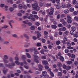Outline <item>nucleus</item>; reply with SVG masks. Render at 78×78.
I'll list each match as a JSON object with an SVG mask.
<instances>
[{
	"label": "nucleus",
	"instance_id": "24",
	"mask_svg": "<svg viewBox=\"0 0 78 78\" xmlns=\"http://www.w3.org/2000/svg\"><path fill=\"white\" fill-rule=\"evenodd\" d=\"M69 10L68 9L65 10L64 11V12L65 14H67L69 12Z\"/></svg>",
	"mask_w": 78,
	"mask_h": 78
},
{
	"label": "nucleus",
	"instance_id": "18",
	"mask_svg": "<svg viewBox=\"0 0 78 78\" xmlns=\"http://www.w3.org/2000/svg\"><path fill=\"white\" fill-rule=\"evenodd\" d=\"M67 22L68 23H72V19H68L67 20Z\"/></svg>",
	"mask_w": 78,
	"mask_h": 78
},
{
	"label": "nucleus",
	"instance_id": "57",
	"mask_svg": "<svg viewBox=\"0 0 78 78\" xmlns=\"http://www.w3.org/2000/svg\"><path fill=\"white\" fill-rule=\"evenodd\" d=\"M60 17L61 15H60V14H58L57 16V18L58 19H60Z\"/></svg>",
	"mask_w": 78,
	"mask_h": 78
},
{
	"label": "nucleus",
	"instance_id": "63",
	"mask_svg": "<svg viewBox=\"0 0 78 78\" xmlns=\"http://www.w3.org/2000/svg\"><path fill=\"white\" fill-rule=\"evenodd\" d=\"M24 67L26 69H28V68H29V66H24Z\"/></svg>",
	"mask_w": 78,
	"mask_h": 78
},
{
	"label": "nucleus",
	"instance_id": "40",
	"mask_svg": "<svg viewBox=\"0 0 78 78\" xmlns=\"http://www.w3.org/2000/svg\"><path fill=\"white\" fill-rule=\"evenodd\" d=\"M66 15L64 14H62L61 16V17L62 18H63V17H66Z\"/></svg>",
	"mask_w": 78,
	"mask_h": 78
},
{
	"label": "nucleus",
	"instance_id": "30",
	"mask_svg": "<svg viewBox=\"0 0 78 78\" xmlns=\"http://www.w3.org/2000/svg\"><path fill=\"white\" fill-rule=\"evenodd\" d=\"M71 69V66H68L66 67V70H69Z\"/></svg>",
	"mask_w": 78,
	"mask_h": 78
},
{
	"label": "nucleus",
	"instance_id": "39",
	"mask_svg": "<svg viewBox=\"0 0 78 78\" xmlns=\"http://www.w3.org/2000/svg\"><path fill=\"white\" fill-rule=\"evenodd\" d=\"M40 78H46V77L44 75H41L40 76Z\"/></svg>",
	"mask_w": 78,
	"mask_h": 78
},
{
	"label": "nucleus",
	"instance_id": "51",
	"mask_svg": "<svg viewBox=\"0 0 78 78\" xmlns=\"http://www.w3.org/2000/svg\"><path fill=\"white\" fill-rule=\"evenodd\" d=\"M62 23L64 26H65V25H67V22H66V21H63Z\"/></svg>",
	"mask_w": 78,
	"mask_h": 78
},
{
	"label": "nucleus",
	"instance_id": "54",
	"mask_svg": "<svg viewBox=\"0 0 78 78\" xmlns=\"http://www.w3.org/2000/svg\"><path fill=\"white\" fill-rule=\"evenodd\" d=\"M7 71H8V69H5V70H3V72L4 74H5V73L7 72Z\"/></svg>",
	"mask_w": 78,
	"mask_h": 78
},
{
	"label": "nucleus",
	"instance_id": "2",
	"mask_svg": "<svg viewBox=\"0 0 78 78\" xmlns=\"http://www.w3.org/2000/svg\"><path fill=\"white\" fill-rule=\"evenodd\" d=\"M32 7L34 8L32 9L33 11H39V6L37 3L33 4H32Z\"/></svg>",
	"mask_w": 78,
	"mask_h": 78
},
{
	"label": "nucleus",
	"instance_id": "55",
	"mask_svg": "<svg viewBox=\"0 0 78 78\" xmlns=\"http://www.w3.org/2000/svg\"><path fill=\"white\" fill-rule=\"evenodd\" d=\"M53 24L54 25H56H56H58V23H57V22L56 21H54Z\"/></svg>",
	"mask_w": 78,
	"mask_h": 78
},
{
	"label": "nucleus",
	"instance_id": "11",
	"mask_svg": "<svg viewBox=\"0 0 78 78\" xmlns=\"http://www.w3.org/2000/svg\"><path fill=\"white\" fill-rule=\"evenodd\" d=\"M59 59L62 62L64 61V57L62 56H60L59 58Z\"/></svg>",
	"mask_w": 78,
	"mask_h": 78
},
{
	"label": "nucleus",
	"instance_id": "60",
	"mask_svg": "<svg viewBox=\"0 0 78 78\" xmlns=\"http://www.w3.org/2000/svg\"><path fill=\"white\" fill-rule=\"evenodd\" d=\"M43 4L41 2H40L39 6L41 7H42L43 6Z\"/></svg>",
	"mask_w": 78,
	"mask_h": 78
},
{
	"label": "nucleus",
	"instance_id": "33",
	"mask_svg": "<svg viewBox=\"0 0 78 78\" xmlns=\"http://www.w3.org/2000/svg\"><path fill=\"white\" fill-rule=\"evenodd\" d=\"M59 14V12L56 11L55 12V15H56V16H58V14Z\"/></svg>",
	"mask_w": 78,
	"mask_h": 78
},
{
	"label": "nucleus",
	"instance_id": "59",
	"mask_svg": "<svg viewBox=\"0 0 78 78\" xmlns=\"http://www.w3.org/2000/svg\"><path fill=\"white\" fill-rule=\"evenodd\" d=\"M74 19L75 20H76L77 21H78V17L77 16H75L74 18Z\"/></svg>",
	"mask_w": 78,
	"mask_h": 78
},
{
	"label": "nucleus",
	"instance_id": "10",
	"mask_svg": "<svg viewBox=\"0 0 78 78\" xmlns=\"http://www.w3.org/2000/svg\"><path fill=\"white\" fill-rule=\"evenodd\" d=\"M66 28L65 27H63L62 28H60L59 29V30L61 31H66Z\"/></svg>",
	"mask_w": 78,
	"mask_h": 78
},
{
	"label": "nucleus",
	"instance_id": "42",
	"mask_svg": "<svg viewBox=\"0 0 78 78\" xmlns=\"http://www.w3.org/2000/svg\"><path fill=\"white\" fill-rule=\"evenodd\" d=\"M48 48L50 49H51V48H53V46H52L51 44H49L48 45Z\"/></svg>",
	"mask_w": 78,
	"mask_h": 78
},
{
	"label": "nucleus",
	"instance_id": "62",
	"mask_svg": "<svg viewBox=\"0 0 78 78\" xmlns=\"http://www.w3.org/2000/svg\"><path fill=\"white\" fill-rule=\"evenodd\" d=\"M73 37H76L77 38V37H78V35L77 34H74L73 35Z\"/></svg>",
	"mask_w": 78,
	"mask_h": 78
},
{
	"label": "nucleus",
	"instance_id": "14",
	"mask_svg": "<svg viewBox=\"0 0 78 78\" xmlns=\"http://www.w3.org/2000/svg\"><path fill=\"white\" fill-rule=\"evenodd\" d=\"M35 33L36 34H37V38H39V31H35Z\"/></svg>",
	"mask_w": 78,
	"mask_h": 78
},
{
	"label": "nucleus",
	"instance_id": "8",
	"mask_svg": "<svg viewBox=\"0 0 78 78\" xmlns=\"http://www.w3.org/2000/svg\"><path fill=\"white\" fill-rule=\"evenodd\" d=\"M42 63L44 65H47L48 64V62L46 60H43L42 61Z\"/></svg>",
	"mask_w": 78,
	"mask_h": 78
},
{
	"label": "nucleus",
	"instance_id": "61",
	"mask_svg": "<svg viewBox=\"0 0 78 78\" xmlns=\"http://www.w3.org/2000/svg\"><path fill=\"white\" fill-rule=\"evenodd\" d=\"M55 2L56 3H58L59 5L60 0H55Z\"/></svg>",
	"mask_w": 78,
	"mask_h": 78
},
{
	"label": "nucleus",
	"instance_id": "5",
	"mask_svg": "<svg viewBox=\"0 0 78 78\" xmlns=\"http://www.w3.org/2000/svg\"><path fill=\"white\" fill-rule=\"evenodd\" d=\"M23 23L25 24H27V25H28L29 26H31V25H32V23H31L29 22L28 20L23 21Z\"/></svg>",
	"mask_w": 78,
	"mask_h": 78
},
{
	"label": "nucleus",
	"instance_id": "52",
	"mask_svg": "<svg viewBox=\"0 0 78 78\" xmlns=\"http://www.w3.org/2000/svg\"><path fill=\"white\" fill-rule=\"evenodd\" d=\"M63 68L64 69H67V66L66 65H63Z\"/></svg>",
	"mask_w": 78,
	"mask_h": 78
},
{
	"label": "nucleus",
	"instance_id": "25",
	"mask_svg": "<svg viewBox=\"0 0 78 78\" xmlns=\"http://www.w3.org/2000/svg\"><path fill=\"white\" fill-rule=\"evenodd\" d=\"M23 36L27 39H29V37L27 36V35L26 34H23Z\"/></svg>",
	"mask_w": 78,
	"mask_h": 78
},
{
	"label": "nucleus",
	"instance_id": "1",
	"mask_svg": "<svg viewBox=\"0 0 78 78\" xmlns=\"http://www.w3.org/2000/svg\"><path fill=\"white\" fill-rule=\"evenodd\" d=\"M9 60L10 62H12V63H9L8 65H5L6 67H9V68H10V69L12 68V66H15V63H12L13 61V60H12V58H10L9 59Z\"/></svg>",
	"mask_w": 78,
	"mask_h": 78
},
{
	"label": "nucleus",
	"instance_id": "21",
	"mask_svg": "<svg viewBox=\"0 0 78 78\" xmlns=\"http://www.w3.org/2000/svg\"><path fill=\"white\" fill-rule=\"evenodd\" d=\"M49 16H52L53 14V12L50 11L48 13Z\"/></svg>",
	"mask_w": 78,
	"mask_h": 78
},
{
	"label": "nucleus",
	"instance_id": "53",
	"mask_svg": "<svg viewBox=\"0 0 78 78\" xmlns=\"http://www.w3.org/2000/svg\"><path fill=\"white\" fill-rule=\"evenodd\" d=\"M20 12L23 14H24V13H25V11L24 10H21L20 11Z\"/></svg>",
	"mask_w": 78,
	"mask_h": 78
},
{
	"label": "nucleus",
	"instance_id": "19",
	"mask_svg": "<svg viewBox=\"0 0 78 78\" xmlns=\"http://www.w3.org/2000/svg\"><path fill=\"white\" fill-rule=\"evenodd\" d=\"M49 73L51 76H52V77H54V76H55L54 74L53 73V72H52L50 71L49 72Z\"/></svg>",
	"mask_w": 78,
	"mask_h": 78
},
{
	"label": "nucleus",
	"instance_id": "26",
	"mask_svg": "<svg viewBox=\"0 0 78 78\" xmlns=\"http://www.w3.org/2000/svg\"><path fill=\"white\" fill-rule=\"evenodd\" d=\"M7 2H8V3H9V2H10V4H12L13 3H14V2L12 0H7Z\"/></svg>",
	"mask_w": 78,
	"mask_h": 78
},
{
	"label": "nucleus",
	"instance_id": "27",
	"mask_svg": "<svg viewBox=\"0 0 78 78\" xmlns=\"http://www.w3.org/2000/svg\"><path fill=\"white\" fill-rule=\"evenodd\" d=\"M72 63L73 62L71 61H69L66 62L67 64H69V65L72 64Z\"/></svg>",
	"mask_w": 78,
	"mask_h": 78
},
{
	"label": "nucleus",
	"instance_id": "17",
	"mask_svg": "<svg viewBox=\"0 0 78 78\" xmlns=\"http://www.w3.org/2000/svg\"><path fill=\"white\" fill-rule=\"evenodd\" d=\"M47 72L45 71H43L42 72V74L43 75H44L45 76H46V75H47Z\"/></svg>",
	"mask_w": 78,
	"mask_h": 78
},
{
	"label": "nucleus",
	"instance_id": "12",
	"mask_svg": "<svg viewBox=\"0 0 78 78\" xmlns=\"http://www.w3.org/2000/svg\"><path fill=\"white\" fill-rule=\"evenodd\" d=\"M51 28L52 29H56L57 26L55 25H52L51 26Z\"/></svg>",
	"mask_w": 78,
	"mask_h": 78
},
{
	"label": "nucleus",
	"instance_id": "45",
	"mask_svg": "<svg viewBox=\"0 0 78 78\" xmlns=\"http://www.w3.org/2000/svg\"><path fill=\"white\" fill-rule=\"evenodd\" d=\"M26 2L27 3H30L31 2H32V0H26Z\"/></svg>",
	"mask_w": 78,
	"mask_h": 78
},
{
	"label": "nucleus",
	"instance_id": "41",
	"mask_svg": "<svg viewBox=\"0 0 78 78\" xmlns=\"http://www.w3.org/2000/svg\"><path fill=\"white\" fill-rule=\"evenodd\" d=\"M58 74L59 76H62V73L60 72H58Z\"/></svg>",
	"mask_w": 78,
	"mask_h": 78
},
{
	"label": "nucleus",
	"instance_id": "28",
	"mask_svg": "<svg viewBox=\"0 0 78 78\" xmlns=\"http://www.w3.org/2000/svg\"><path fill=\"white\" fill-rule=\"evenodd\" d=\"M71 29L73 31H75L76 30V28L75 27H71Z\"/></svg>",
	"mask_w": 78,
	"mask_h": 78
},
{
	"label": "nucleus",
	"instance_id": "37",
	"mask_svg": "<svg viewBox=\"0 0 78 78\" xmlns=\"http://www.w3.org/2000/svg\"><path fill=\"white\" fill-rule=\"evenodd\" d=\"M30 29L31 30H34L35 29V27L34 26H32L30 27Z\"/></svg>",
	"mask_w": 78,
	"mask_h": 78
},
{
	"label": "nucleus",
	"instance_id": "22",
	"mask_svg": "<svg viewBox=\"0 0 78 78\" xmlns=\"http://www.w3.org/2000/svg\"><path fill=\"white\" fill-rule=\"evenodd\" d=\"M67 45L68 47H71L72 46V45L71 44V43H70L69 42H67Z\"/></svg>",
	"mask_w": 78,
	"mask_h": 78
},
{
	"label": "nucleus",
	"instance_id": "46",
	"mask_svg": "<svg viewBox=\"0 0 78 78\" xmlns=\"http://www.w3.org/2000/svg\"><path fill=\"white\" fill-rule=\"evenodd\" d=\"M67 6L68 8H70L72 6V5L68 3L67 5Z\"/></svg>",
	"mask_w": 78,
	"mask_h": 78
},
{
	"label": "nucleus",
	"instance_id": "9",
	"mask_svg": "<svg viewBox=\"0 0 78 78\" xmlns=\"http://www.w3.org/2000/svg\"><path fill=\"white\" fill-rule=\"evenodd\" d=\"M44 69V66L40 64H39V71H42V69Z\"/></svg>",
	"mask_w": 78,
	"mask_h": 78
},
{
	"label": "nucleus",
	"instance_id": "56",
	"mask_svg": "<svg viewBox=\"0 0 78 78\" xmlns=\"http://www.w3.org/2000/svg\"><path fill=\"white\" fill-rule=\"evenodd\" d=\"M74 64L76 66H77L78 65V62L77 61L74 62Z\"/></svg>",
	"mask_w": 78,
	"mask_h": 78
},
{
	"label": "nucleus",
	"instance_id": "64",
	"mask_svg": "<svg viewBox=\"0 0 78 78\" xmlns=\"http://www.w3.org/2000/svg\"><path fill=\"white\" fill-rule=\"evenodd\" d=\"M73 14L74 15H77L78 14V12L76 11H74L73 12Z\"/></svg>",
	"mask_w": 78,
	"mask_h": 78
},
{
	"label": "nucleus",
	"instance_id": "16",
	"mask_svg": "<svg viewBox=\"0 0 78 78\" xmlns=\"http://www.w3.org/2000/svg\"><path fill=\"white\" fill-rule=\"evenodd\" d=\"M11 23H14V21L12 20H11L10 22H9V25H10V26L11 27V28H12V25H11Z\"/></svg>",
	"mask_w": 78,
	"mask_h": 78
},
{
	"label": "nucleus",
	"instance_id": "7",
	"mask_svg": "<svg viewBox=\"0 0 78 78\" xmlns=\"http://www.w3.org/2000/svg\"><path fill=\"white\" fill-rule=\"evenodd\" d=\"M68 55H69L71 58H75V55L74 54H70V53H69Z\"/></svg>",
	"mask_w": 78,
	"mask_h": 78
},
{
	"label": "nucleus",
	"instance_id": "23",
	"mask_svg": "<svg viewBox=\"0 0 78 78\" xmlns=\"http://www.w3.org/2000/svg\"><path fill=\"white\" fill-rule=\"evenodd\" d=\"M26 55H27V56L28 58H31V55L30 54H29L28 53H26Z\"/></svg>",
	"mask_w": 78,
	"mask_h": 78
},
{
	"label": "nucleus",
	"instance_id": "29",
	"mask_svg": "<svg viewBox=\"0 0 78 78\" xmlns=\"http://www.w3.org/2000/svg\"><path fill=\"white\" fill-rule=\"evenodd\" d=\"M14 75L13 74H11V76H10L9 75H8V78H10L11 77H14Z\"/></svg>",
	"mask_w": 78,
	"mask_h": 78
},
{
	"label": "nucleus",
	"instance_id": "15",
	"mask_svg": "<svg viewBox=\"0 0 78 78\" xmlns=\"http://www.w3.org/2000/svg\"><path fill=\"white\" fill-rule=\"evenodd\" d=\"M57 66L58 67H62V63L60 62H58V63Z\"/></svg>",
	"mask_w": 78,
	"mask_h": 78
},
{
	"label": "nucleus",
	"instance_id": "6",
	"mask_svg": "<svg viewBox=\"0 0 78 78\" xmlns=\"http://www.w3.org/2000/svg\"><path fill=\"white\" fill-rule=\"evenodd\" d=\"M34 61L35 62H37V63H38L39 62V61L38 60H37V59H38L39 58V57L37 56L34 55Z\"/></svg>",
	"mask_w": 78,
	"mask_h": 78
},
{
	"label": "nucleus",
	"instance_id": "58",
	"mask_svg": "<svg viewBox=\"0 0 78 78\" xmlns=\"http://www.w3.org/2000/svg\"><path fill=\"white\" fill-rule=\"evenodd\" d=\"M44 33L45 35H47V34H48V33L47 31H44Z\"/></svg>",
	"mask_w": 78,
	"mask_h": 78
},
{
	"label": "nucleus",
	"instance_id": "50",
	"mask_svg": "<svg viewBox=\"0 0 78 78\" xmlns=\"http://www.w3.org/2000/svg\"><path fill=\"white\" fill-rule=\"evenodd\" d=\"M58 27H59V28H61L62 27V24H59L58 25Z\"/></svg>",
	"mask_w": 78,
	"mask_h": 78
},
{
	"label": "nucleus",
	"instance_id": "38",
	"mask_svg": "<svg viewBox=\"0 0 78 78\" xmlns=\"http://www.w3.org/2000/svg\"><path fill=\"white\" fill-rule=\"evenodd\" d=\"M69 10L71 12H73V11H74L75 10V9H74V8H71L69 9Z\"/></svg>",
	"mask_w": 78,
	"mask_h": 78
},
{
	"label": "nucleus",
	"instance_id": "49",
	"mask_svg": "<svg viewBox=\"0 0 78 78\" xmlns=\"http://www.w3.org/2000/svg\"><path fill=\"white\" fill-rule=\"evenodd\" d=\"M73 5H76V1L74 0L73 2Z\"/></svg>",
	"mask_w": 78,
	"mask_h": 78
},
{
	"label": "nucleus",
	"instance_id": "44",
	"mask_svg": "<svg viewBox=\"0 0 78 78\" xmlns=\"http://www.w3.org/2000/svg\"><path fill=\"white\" fill-rule=\"evenodd\" d=\"M65 52L66 53H68L69 52V49H66L65 50Z\"/></svg>",
	"mask_w": 78,
	"mask_h": 78
},
{
	"label": "nucleus",
	"instance_id": "36",
	"mask_svg": "<svg viewBox=\"0 0 78 78\" xmlns=\"http://www.w3.org/2000/svg\"><path fill=\"white\" fill-rule=\"evenodd\" d=\"M56 7L57 9H60L61 8V6L58 5H57Z\"/></svg>",
	"mask_w": 78,
	"mask_h": 78
},
{
	"label": "nucleus",
	"instance_id": "13",
	"mask_svg": "<svg viewBox=\"0 0 78 78\" xmlns=\"http://www.w3.org/2000/svg\"><path fill=\"white\" fill-rule=\"evenodd\" d=\"M18 8L19 9H21L23 8V6L22 4H20L18 5Z\"/></svg>",
	"mask_w": 78,
	"mask_h": 78
},
{
	"label": "nucleus",
	"instance_id": "31",
	"mask_svg": "<svg viewBox=\"0 0 78 78\" xmlns=\"http://www.w3.org/2000/svg\"><path fill=\"white\" fill-rule=\"evenodd\" d=\"M70 34L71 35H73L75 34V32L73 30H71L70 32Z\"/></svg>",
	"mask_w": 78,
	"mask_h": 78
},
{
	"label": "nucleus",
	"instance_id": "3",
	"mask_svg": "<svg viewBox=\"0 0 78 78\" xmlns=\"http://www.w3.org/2000/svg\"><path fill=\"white\" fill-rule=\"evenodd\" d=\"M4 58H3V61L4 62L5 65H6V63H8V61L6 60V59H8V57L7 55H5L4 56Z\"/></svg>",
	"mask_w": 78,
	"mask_h": 78
},
{
	"label": "nucleus",
	"instance_id": "4",
	"mask_svg": "<svg viewBox=\"0 0 78 78\" xmlns=\"http://www.w3.org/2000/svg\"><path fill=\"white\" fill-rule=\"evenodd\" d=\"M19 58L17 57H16L15 58V62L16 64H17V65L20 64V62L18 61H19Z\"/></svg>",
	"mask_w": 78,
	"mask_h": 78
},
{
	"label": "nucleus",
	"instance_id": "43",
	"mask_svg": "<svg viewBox=\"0 0 78 78\" xmlns=\"http://www.w3.org/2000/svg\"><path fill=\"white\" fill-rule=\"evenodd\" d=\"M61 44V41H58L56 42V45H59V44Z\"/></svg>",
	"mask_w": 78,
	"mask_h": 78
},
{
	"label": "nucleus",
	"instance_id": "47",
	"mask_svg": "<svg viewBox=\"0 0 78 78\" xmlns=\"http://www.w3.org/2000/svg\"><path fill=\"white\" fill-rule=\"evenodd\" d=\"M9 10L11 12H12L14 11V8H13L12 7H10L9 9Z\"/></svg>",
	"mask_w": 78,
	"mask_h": 78
},
{
	"label": "nucleus",
	"instance_id": "34",
	"mask_svg": "<svg viewBox=\"0 0 78 78\" xmlns=\"http://www.w3.org/2000/svg\"><path fill=\"white\" fill-rule=\"evenodd\" d=\"M13 7L14 8H17V5L16 4H14L13 5Z\"/></svg>",
	"mask_w": 78,
	"mask_h": 78
},
{
	"label": "nucleus",
	"instance_id": "35",
	"mask_svg": "<svg viewBox=\"0 0 78 78\" xmlns=\"http://www.w3.org/2000/svg\"><path fill=\"white\" fill-rule=\"evenodd\" d=\"M34 55H36V54H37V53H38V51H37V50L34 49Z\"/></svg>",
	"mask_w": 78,
	"mask_h": 78
},
{
	"label": "nucleus",
	"instance_id": "20",
	"mask_svg": "<svg viewBox=\"0 0 78 78\" xmlns=\"http://www.w3.org/2000/svg\"><path fill=\"white\" fill-rule=\"evenodd\" d=\"M61 7L62 8H66V5L65 4L62 3V4Z\"/></svg>",
	"mask_w": 78,
	"mask_h": 78
},
{
	"label": "nucleus",
	"instance_id": "32",
	"mask_svg": "<svg viewBox=\"0 0 78 78\" xmlns=\"http://www.w3.org/2000/svg\"><path fill=\"white\" fill-rule=\"evenodd\" d=\"M39 12H42L41 14L42 15H45V12H42V10H40Z\"/></svg>",
	"mask_w": 78,
	"mask_h": 78
},
{
	"label": "nucleus",
	"instance_id": "48",
	"mask_svg": "<svg viewBox=\"0 0 78 78\" xmlns=\"http://www.w3.org/2000/svg\"><path fill=\"white\" fill-rule=\"evenodd\" d=\"M42 59H47V57L46 56H41Z\"/></svg>",
	"mask_w": 78,
	"mask_h": 78
}]
</instances>
